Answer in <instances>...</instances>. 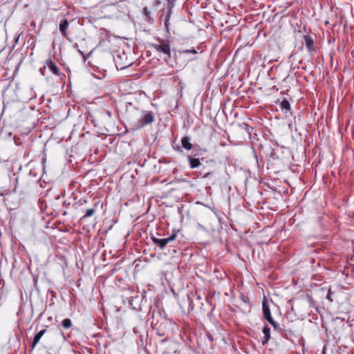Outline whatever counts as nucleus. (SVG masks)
<instances>
[{"instance_id":"1","label":"nucleus","mask_w":354,"mask_h":354,"mask_svg":"<svg viewBox=\"0 0 354 354\" xmlns=\"http://www.w3.org/2000/svg\"><path fill=\"white\" fill-rule=\"evenodd\" d=\"M154 114L151 111L135 109L129 116L132 130H138L153 122Z\"/></svg>"},{"instance_id":"2","label":"nucleus","mask_w":354,"mask_h":354,"mask_svg":"<svg viewBox=\"0 0 354 354\" xmlns=\"http://www.w3.org/2000/svg\"><path fill=\"white\" fill-rule=\"evenodd\" d=\"M155 39L157 41V43H151L149 44V46L157 53H162L166 55L167 59L165 60L167 61V59L171 57L169 41L159 37H156Z\"/></svg>"},{"instance_id":"3","label":"nucleus","mask_w":354,"mask_h":354,"mask_svg":"<svg viewBox=\"0 0 354 354\" xmlns=\"http://www.w3.org/2000/svg\"><path fill=\"white\" fill-rule=\"evenodd\" d=\"M176 233L175 232V233H173L169 237L164 238V239H159V238H156L155 236H152L151 241L156 246H158L160 248V250H163L169 243L174 241L176 239Z\"/></svg>"},{"instance_id":"4","label":"nucleus","mask_w":354,"mask_h":354,"mask_svg":"<svg viewBox=\"0 0 354 354\" xmlns=\"http://www.w3.org/2000/svg\"><path fill=\"white\" fill-rule=\"evenodd\" d=\"M69 26L68 21L66 19H64L60 21L59 24V31L62 34V35L65 37L66 39H68V32L67 30Z\"/></svg>"},{"instance_id":"5","label":"nucleus","mask_w":354,"mask_h":354,"mask_svg":"<svg viewBox=\"0 0 354 354\" xmlns=\"http://www.w3.org/2000/svg\"><path fill=\"white\" fill-rule=\"evenodd\" d=\"M262 310L264 319L267 321L272 318L268 304V301L266 299H263L262 304Z\"/></svg>"},{"instance_id":"6","label":"nucleus","mask_w":354,"mask_h":354,"mask_svg":"<svg viewBox=\"0 0 354 354\" xmlns=\"http://www.w3.org/2000/svg\"><path fill=\"white\" fill-rule=\"evenodd\" d=\"M304 39L306 48L309 53H312L315 50L314 48V39L309 35H304Z\"/></svg>"},{"instance_id":"7","label":"nucleus","mask_w":354,"mask_h":354,"mask_svg":"<svg viewBox=\"0 0 354 354\" xmlns=\"http://www.w3.org/2000/svg\"><path fill=\"white\" fill-rule=\"evenodd\" d=\"M46 66L49 68V70L55 75L59 76L60 72L57 67V66L55 64V63L52 59H48L46 61Z\"/></svg>"},{"instance_id":"8","label":"nucleus","mask_w":354,"mask_h":354,"mask_svg":"<svg viewBox=\"0 0 354 354\" xmlns=\"http://www.w3.org/2000/svg\"><path fill=\"white\" fill-rule=\"evenodd\" d=\"M46 332V329L41 330L39 332H38L34 337L32 342L30 346V351H32L36 346V345L39 342L41 337L45 334Z\"/></svg>"},{"instance_id":"9","label":"nucleus","mask_w":354,"mask_h":354,"mask_svg":"<svg viewBox=\"0 0 354 354\" xmlns=\"http://www.w3.org/2000/svg\"><path fill=\"white\" fill-rule=\"evenodd\" d=\"M187 159H188V161H189V167H190L191 169L197 168L201 164V160H200V159L198 158H194V157H192L191 156H189L187 157Z\"/></svg>"},{"instance_id":"10","label":"nucleus","mask_w":354,"mask_h":354,"mask_svg":"<svg viewBox=\"0 0 354 354\" xmlns=\"http://www.w3.org/2000/svg\"><path fill=\"white\" fill-rule=\"evenodd\" d=\"M181 145L183 147L187 150H190L193 147L192 144L190 142V138L188 136H184L182 138Z\"/></svg>"},{"instance_id":"11","label":"nucleus","mask_w":354,"mask_h":354,"mask_svg":"<svg viewBox=\"0 0 354 354\" xmlns=\"http://www.w3.org/2000/svg\"><path fill=\"white\" fill-rule=\"evenodd\" d=\"M100 203V201H97L95 203V204L93 205V208H91V209H88L86 211V213L85 214L82 216V219L83 218H87V217H91L92 216L95 212V209L96 207H97L98 204Z\"/></svg>"},{"instance_id":"12","label":"nucleus","mask_w":354,"mask_h":354,"mask_svg":"<svg viewBox=\"0 0 354 354\" xmlns=\"http://www.w3.org/2000/svg\"><path fill=\"white\" fill-rule=\"evenodd\" d=\"M280 108L282 110L290 111L291 107L289 101L286 98L283 99L281 102Z\"/></svg>"},{"instance_id":"13","label":"nucleus","mask_w":354,"mask_h":354,"mask_svg":"<svg viewBox=\"0 0 354 354\" xmlns=\"http://www.w3.org/2000/svg\"><path fill=\"white\" fill-rule=\"evenodd\" d=\"M62 325L64 328H70L72 326V322L70 319L66 318L62 322Z\"/></svg>"},{"instance_id":"14","label":"nucleus","mask_w":354,"mask_h":354,"mask_svg":"<svg viewBox=\"0 0 354 354\" xmlns=\"http://www.w3.org/2000/svg\"><path fill=\"white\" fill-rule=\"evenodd\" d=\"M178 53L180 54H187V53H192V54H196L197 51L194 49H185V50H179Z\"/></svg>"},{"instance_id":"15","label":"nucleus","mask_w":354,"mask_h":354,"mask_svg":"<svg viewBox=\"0 0 354 354\" xmlns=\"http://www.w3.org/2000/svg\"><path fill=\"white\" fill-rule=\"evenodd\" d=\"M263 335L270 339V329L268 326H264L263 328Z\"/></svg>"},{"instance_id":"16","label":"nucleus","mask_w":354,"mask_h":354,"mask_svg":"<svg viewBox=\"0 0 354 354\" xmlns=\"http://www.w3.org/2000/svg\"><path fill=\"white\" fill-rule=\"evenodd\" d=\"M274 328V330H279L280 329L279 325L272 318L268 321Z\"/></svg>"},{"instance_id":"17","label":"nucleus","mask_w":354,"mask_h":354,"mask_svg":"<svg viewBox=\"0 0 354 354\" xmlns=\"http://www.w3.org/2000/svg\"><path fill=\"white\" fill-rule=\"evenodd\" d=\"M243 126L244 127V129L248 133H250V130L252 129L248 124L243 123Z\"/></svg>"},{"instance_id":"18","label":"nucleus","mask_w":354,"mask_h":354,"mask_svg":"<svg viewBox=\"0 0 354 354\" xmlns=\"http://www.w3.org/2000/svg\"><path fill=\"white\" fill-rule=\"evenodd\" d=\"M331 295H332V292H331V290L330 289H328V293H327V296H326V299L330 301H333V299L331 298Z\"/></svg>"},{"instance_id":"19","label":"nucleus","mask_w":354,"mask_h":354,"mask_svg":"<svg viewBox=\"0 0 354 354\" xmlns=\"http://www.w3.org/2000/svg\"><path fill=\"white\" fill-rule=\"evenodd\" d=\"M269 339H270L269 338H268L267 337L263 335V337L261 341L262 344L266 345L268 342Z\"/></svg>"},{"instance_id":"20","label":"nucleus","mask_w":354,"mask_h":354,"mask_svg":"<svg viewBox=\"0 0 354 354\" xmlns=\"http://www.w3.org/2000/svg\"><path fill=\"white\" fill-rule=\"evenodd\" d=\"M211 174H212V172L208 171V172L205 173V174L203 175V178H207V177H208Z\"/></svg>"},{"instance_id":"21","label":"nucleus","mask_w":354,"mask_h":354,"mask_svg":"<svg viewBox=\"0 0 354 354\" xmlns=\"http://www.w3.org/2000/svg\"><path fill=\"white\" fill-rule=\"evenodd\" d=\"M148 12H149V10H148L147 8H144V13H145V15H147V14H148Z\"/></svg>"},{"instance_id":"22","label":"nucleus","mask_w":354,"mask_h":354,"mask_svg":"<svg viewBox=\"0 0 354 354\" xmlns=\"http://www.w3.org/2000/svg\"><path fill=\"white\" fill-rule=\"evenodd\" d=\"M39 71H40L41 73L44 75V68H41Z\"/></svg>"},{"instance_id":"23","label":"nucleus","mask_w":354,"mask_h":354,"mask_svg":"<svg viewBox=\"0 0 354 354\" xmlns=\"http://www.w3.org/2000/svg\"><path fill=\"white\" fill-rule=\"evenodd\" d=\"M208 337L211 341H213V338L211 335H208Z\"/></svg>"},{"instance_id":"24","label":"nucleus","mask_w":354,"mask_h":354,"mask_svg":"<svg viewBox=\"0 0 354 354\" xmlns=\"http://www.w3.org/2000/svg\"><path fill=\"white\" fill-rule=\"evenodd\" d=\"M14 192H16V187H15L14 190H13Z\"/></svg>"},{"instance_id":"25","label":"nucleus","mask_w":354,"mask_h":354,"mask_svg":"<svg viewBox=\"0 0 354 354\" xmlns=\"http://www.w3.org/2000/svg\"><path fill=\"white\" fill-rule=\"evenodd\" d=\"M3 196V193H0V196Z\"/></svg>"}]
</instances>
